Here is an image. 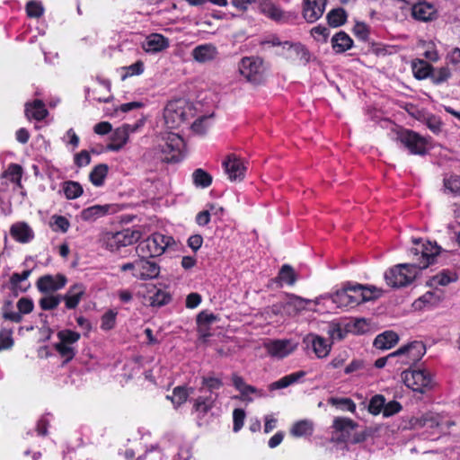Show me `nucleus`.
<instances>
[{"label":"nucleus","instance_id":"1","mask_svg":"<svg viewBox=\"0 0 460 460\" xmlns=\"http://www.w3.org/2000/svg\"><path fill=\"white\" fill-rule=\"evenodd\" d=\"M435 261H420L419 266L411 263L398 264L385 273V279L388 286L399 288L412 283L419 272L432 265Z\"/></svg>","mask_w":460,"mask_h":460},{"label":"nucleus","instance_id":"2","mask_svg":"<svg viewBox=\"0 0 460 460\" xmlns=\"http://www.w3.org/2000/svg\"><path fill=\"white\" fill-rule=\"evenodd\" d=\"M402 379L408 388L420 394L432 391L437 385L434 375L429 369L417 367L402 371Z\"/></svg>","mask_w":460,"mask_h":460},{"label":"nucleus","instance_id":"3","mask_svg":"<svg viewBox=\"0 0 460 460\" xmlns=\"http://www.w3.org/2000/svg\"><path fill=\"white\" fill-rule=\"evenodd\" d=\"M194 115L195 111L192 104L184 99L169 102L164 111V122L169 128H180Z\"/></svg>","mask_w":460,"mask_h":460},{"label":"nucleus","instance_id":"4","mask_svg":"<svg viewBox=\"0 0 460 460\" xmlns=\"http://www.w3.org/2000/svg\"><path fill=\"white\" fill-rule=\"evenodd\" d=\"M145 248L150 252V254L148 256L142 255L141 259L158 257L161 256L165 251H176L178 244L172 236L155 233L137 247V249L141 250H144Z\"/></svg>","mask_w":460,"mask_h":460},{"label":"nucleus","instance_id":"5","mask_svg":"<svg viewBox=\"0 0 460 460\" xmlns=\"http://www.w3.org/2000/svg\"><path fill=\"white\" fill-rule=\"evenodd\" d=\"M336 296L346 299L347 304H359L380 296V290L376 288H367L360 284L349 286L341 291L337 292Z\"/></svg>","mask_w":460,"mask_h":460},{"label":"nucleus","instance_id":"6","mask_svg":"<svg viewBox=\"0 0 460 460\" xmlns=\"http://www.w3.org/2000/svg\"><path fill=\"white\" fill-rule=\"evenodd\" d=\"M426 353V346L422 341H414L410 342L396 351L390 353V357H396L402 365H409L410 367H416V364L422 358Z\"/></svg>","mask_w":460,"mask_h":460},{"label":"nucleus","instance_id":"7","mask_svg":"<svg viewBox=\"0 0 460 460\" xmlns=\"http://www.w3.org/2000/svg\"><path fill=\"white\" fill-rule=\"evenodd\" d=\"M239 72L247 82L254 85H259L264 81L262 61L259 58H243L239 65Z\"/></svg>","mask_w":460,"mask_h":460},{"label":"nucleus","instance_id":"8","mask_svg":"<svg viewBox=\"0 0 460 460\" xmlns=\"http://www.w3.org/2000/svg\"><path fill=\"white\" fill-rule=\"evenodd\" d=\"M397 140L406 147L411 155H424L427 154L428 140L420 134L404 129L397 134Z\"/></svg>","mask_w":460,"mask_h":460},{"label":"nucleus","instance_id":"9","mask_svg":"<svg viewBox=\"0 0 460 460\" xmlns=\"http://www.w3.org/2000/svg\"><path fill=\"white\" fill-rule=\"evenodd\" d=\"M141 238V233L137 230L125 229L106 236V246L111 251L119 250L120 247L131 245Z\"/></svg>","mask_w":460,"mask_h":460},{"label":"nucleus","instance_id":"10","mask_svg":"<svg viewBox=\"0 0 460 460\" xmlns=\"http://www.w3.org/2000/svg\"><path fill=\"white\" fill-rule=\"evenodd\" d=\"M412 243L413 247L410 250V255L414 257L420 255L422 259H434L444 251L436 242L413 239Z\"/></svg>","mask_w":460,"mask_h":460},{"label":"nucleus","instance_id":"11","mask_svg":"<svg viewBox=\"0 0 460 460\" xmlns=\"http://www.w3.org/2000/svg\"><path fill=\"white\" fill-rule=\"evenodd\" d=\"M358 426V423L349 418L336 417L333 420L332 428L334 432L338 434L336 437L337 441L349 443L352 432Z\"/></svg>","mask_w":460,"mask_h":460},{"label":"nucleus","instance_id":"12","mask_svg":"<svg viewBox=\"0 0 460 460\" xmlns=\"http://www.w3.org/2000/svg\"><path fill=\"white\" fill-rule=\"evenodd\" d=\"M67 279L63 274L44 275L38 279L36 286L38 290L43 294H50L64 288Z\"/></svg>","mask_w":460,"mask_h":460},{"label":"nucleus","instance_id":"13","mask_svg":"<svg viewBox=\"0 0 460 460\" xmlns=\"http://www.w3.org/2000/svg\"><path fill=\"white\" fill-rule=\"evenodd\" d=\"M12 303L10 301L6 302L4 309L5 307L11 306ZM17 308L19 312L6 311L4 310L3 313V318L13 323H21L22 321V314H28L31 313L34 309V304L32 299L29 297H22L18 300Z\"/></svg>","mask_w":460,"mask_h":460},{"label":"nucleus","instance_id":"14","mask_svg":"<svg viewBox=\"0 0 460 460\" xmlns=\"http://www.w3.org/2000/svg\"><path fill=\"white\" fill-rule=\"evenodd\" d=\"M223 166L231 181H242L243 179L246 167L243 162L235 155L231 154L227 155L226 159L223 162Z\"/></svg>","mask_w":460,"mask_h":460},{"label":"nucleus","instance_id":"15","mask_svg":"<svg viewBox=\"0 0 460 460\" xmlns=\"http://www.w3.org/2000/svg\"><path fill=\"white\" fill-rule=\"evenodd\" d=\"M327 0H305L303 16L308 22H314L320 19L325 10Z\"/></svg>","mask_w":460,"mask_h":460},{"label":"nucleus","instance_id":"16","mask_svg":"<svg viewBox=\"0 0 460 460\" xmlns=\"http://www.w3.org/2000/svg\"><path fill=\"white\" fill-rule=\"evenodd\" d=\"M305 341L307 343V347L309 345L312 347L316 357L320 358L327 357L332 349V342L319 335L309 334Z\"/></svg>","mask_w":460,"mask_h":460},{"label":"nucleus","instance_id":"17","mask_svg":"<svg viewBox=\"0 0 460 460\" xmlns=\"http://www.w3.org/2000/svg\"><path fill=\"white\" fill-rule=\"evenodd\" d=\"M84 293V287L82 284L76 283L71 286L64 296H61V300H64L66 309L73 310L78 306Z\"/></svg>","mask_w":460,"mask_h":460},{"label":"nucleus","instance_id":"18","mask_svg":"<svg viewBox=\"0 0 460 460\" xmlns=\"http://www.w3.org/2000/svg\"><path fill=\"white\" fill-rule=\"evenodd\" d=\"M138 268L133 276L137 279L146 280L158 277L160 267L153 261H137Z\"/></svg>","mask_w":460,"mask_h":460},{"label":"nucleus","instance_id":"19","mask_svg":"<svg viewBox=\"0 0 460 460\" xmlns=\"http://www.w3.org/2000/svg\"><path fill=\"white\" fill-rule=\"evenodd\" d=\"M10 235L17 242L26 243L34 237L31 227L25 222H17L10 227Z\"/></svg>","mask_w":460,"mask_h":460},{"label":"nucleus","instance_id":"20","mask_svg":"<svg viewBox=\"0 0 460 460\" xmlns=\"http://www.w3.org/2000/svg\"><path fill=\"white\" fill-rule=\"evenodd\" d=\"M436 9L431 4L422 2L414 4L411 8V14L414 19L428 22L435 19Z\"/></svg>","mask_w":460,"mask_h":460},{"label":"nucleus","instance_id":"21","mask_svg":"<svg viewBox=\"0 0 460 460\" xmlns=\"http://www.w3.org/2000/svg\"><path fill=\"white\" fill-rule=\"evenodd\" d=\"M217 49L212 44H204L192 50L193 58L199 63H206L216 58Z\"/></svg>","mask_w":460,"mask_h":460},{"label":"nucleus","instance_id":"22","mask_svg":"<svg viewBox=\"0 0 460 460\" xmlns=\"http://www.w3.org/2000/svg\"><path fill=\"white\" fill-rule=\"evenodd\" d=\"M218 394L199 395L193 400V411L206 415L215 406Z\"/></svg>","mask_w":460,"mask_h":460},{"label":"nucleus","instance_id":"23","mask_svg":"<svg viewBox=\"0 0 460 460\" xmlns=\"http://www.w3.org/2000/svg\"><path fill=\"white\" fill-rule=\"evenodd\" d=\"M444 292L439 289L427 291L419 299L414 302V305L418 308L422 306H436L444 299Z\"/></svg>","mask_w":460,"mask_h":460},{"label":"nucleus","instance_id":"24","mask_svg":"<svg viewBox=\"0 0 460 460\" xmlns=\"http://www.w3.org/2000/svg\"><path fill=\"white\" fill-rule=\"evenodd\" d=\"M398 341L399 336L395 332L385 331L375 338L373 345L379 349H389Z\"/></svg>","mask_w":460,"mask_h":460},{"label":"nucleus","instance_id":"25","mask_svg":"<svg viewBox=\"0 0 460 460\" xmlns=\"http://www.w3.org/2000/svg\"><path fill=\"white\" fill-rule=\"evenodd\" d=\"M268 353L272 357L284 358L288 355V340H274L264 343Z\"/></svg>","mask_w":460,"mask_h":460},{"label":"nucleus","instance_id":"26","mask_svg":"<svg viewBox=\"0 0 460 460\" xmlns=\"http://www.w3.org/2000/svg\"><path fill=\"white\" fill-rule=\"evenodd\" d=\"M31 273V270H25L21 273L14 272L12 274L10 277V284L12 286V290L14 296H18L19 292L23 293L28 290L30 285L28 284L27 286L23 287L21 285V283L26 280Z\"/></svg>","mask_w":460,"mask_h":460},{"label":"nucleus","instance_id":"27","mask_svg":"<svg viewBox=\"0 0 460 460\" xmlns=\"http://www.w3.org/2000/svg\"><path fill=\"white\" fill-rule=\"evenodd\" d=\"M25 114L29 119L41 120L48 115V111L40 100H35L32 103L26 104Z\"/></svg>","mask_w":460,"mask_h":460},{"label":"nucleus","instance_id":"28","mask_svg":"<svg viewBox=\"0 0 460 460\" xmlns=\"http://www.w3.org/2000/svg\"><path fill=\"white\" fill-rule=\"evenodd\" d=\"M353 40L344 31L336 33L332 39V49L337 53H343L346 50L351 49Z\"/></svg>","mask_w":460,"mask_h":460},{"label":"nucleus","instance_id":"29","mask_svg":"<svg viewBox=\"0 0 460 460\" xmlns=\"http://www.w3.org/2000/svg\"><path fill=\"white\" fill-rule=\"evenodd\" d=\"M168 47V40L160 34L150 35L144 45L147 52H158Z\"/></svg>","mask_w":460,"mask_h":460},{"label":"nucleus","instance_id":"30","mask_svg":"<svg viewBox=\"0 0 460 460\" xmlns=\"http://www.w3.org/2000/svg\"><path fill=\"white\" fill-rule=\"evenodd\" d=\"M128 133L127 127L117 128L111 137V142L107 146L109 150L119 151L127 143Z\"/></svg>","mask_w":460,"mask_h":460},{"label":"nucleus","instance_id":"31","mask_svg":"<svg viewBox=\"0 0 460 460\" xmlns=\"http://www.w3.org/2000/svg\"><path fill=\"white\" fill-rule=\"evenodd\" d=\"M193 388H187L186 386L179 385L173 388L172 395H167L166 398L170 399L172 404L177 408L187 402L190 394L193 392Z\"/></svg>","mask_w":460,"mask_h":460},{"label":"nucleus","instance_id":"32","mask_svg":"<svg viewBox=\"0 0 460 460\" xmlns=\"http://www.w3.org/2000/svg\"><path fill=\"white\" fill-rule=\"evenodd\" d=\"M458 276L456 272L449 270H443L432 277L430 279V286H447L450 283L456 282Z\"/></svg>","mask_w":460,"mask_h":460},{"label":"nucleus","instance_id":"33","mask_svg":"<svg viewBox=\"0 0 460 460\" xmlns=\"http://www.w3.org/2000/svg\"><path fill=\"white\" fill-rule=\"evenodd\" d=\"M223 381L214 376H203L201 378V385L199 388L200 393L208 392V394H218L216 390H219L223 386Z\"/></svg>","mask_w":460,"mask_h":460},{"label":"nucleus","instance_id":"34","mask_svg":"<svg viewBox=\"0 0 460 460\" xmlns=\"http://www.w3.org/2000/svg\"><path fill=\"white\" fill-rule=\"evenodd\" d=\"M313 431V423L306 420L294 423L290 430L291 434L296 438L311 436Z\"/></svg>","mask_w":460,"mask_h":460},{"label":"nucleus","instance_id":"35","mask_svg":"<svg viewBox=\"0 0 460 460\" xmlns=\"http://www.w3.org/2000/svg\"><path fill=\"white\" fill-rule=\"evenodd\" d=\"M109 167L105 164L96 165L90 172L89 178L91 182L95 186H102L104 179L108 174Z\"/></svg>","mask_w":460,"mask_h":460},{"label":"nucleus","instance_id":"36","mask_svg":"<svg viewBox=\"0 0 460 460\" xmlns=\"http://www.w3.org/2000/svg\"><path fill=\"white\" fill-rule=\"evenodd\" d=\"M109 208V205H95L84 209L81 212V217L85 221L94 220L95 218L105 215L108 212Z\"/></svg>","mask_w":460,"mask_h":460},{"label":"nucleus","instance_id":"37","mask_svg":"<svg viewBox=\"0 0 460 460\" xmlns=\"http://www.w3.org/2000/svg\"><path fill=\"white\" fill-rule=\"evenodd\" d=\"M57 336L59 340L58 343L67 346H73L81 338V334L79 332L72 331L70 329H64L58 332Z\"/></svg>","mask_w":460,"mask_h":460},{"label":"nucleus","instance_id":"38","mask_svg":"<svg viewBox=\"0 0 460 460\" xmlns=\"http://www.w3.org/2000/svg\"><path fill=\"white\" fill-rule=\"evenodd\" d=\"M347 14L343 8H335L327 13L326 19L330 26L339 27L346 22Z\"/></svg>","mask_w":460,"mask_h":460},{"label":"nucleus","instance_id":"39","mask_svg":"<svg viewBox=\"0 0 460 460\" xmlns=\"http://www.w3.org/2000/svg\"><path fill=\"white\" fill-rule=\"evenodd\" d=\"M432 68L429 63L423 60H418V62H413L412 64L414 76L419 80L430 77Z\"/></svg>","mask_w":460,"mask_h":460},{"label":"nucleus","instance_id":"40","mask_svg":"<svg viewBox=\"0 0 460 460\" xmlns=\"http://www.w3.org/2000/svg\"><path fill=\"white\" fill-rule=\"evenodd\" d=\"M54 349L59 354V356L64 358L63 365L67 364L73 360L77 352L75 347L59 343L54 344Z\"/></svg>","mask_w":460,"mask_h":460},{"label":"nucleus","instance_id":"41","mask_svg":"<svg viewBox=\"0 0 460 460\" xmlns=\"http://www.w3.org/2000/svg\"><path fill=\"white\" fill-rule=\"evenodd\" d=\"M193 183L197 187L207 188L212 182L211 175L203 169H196L192 173Z\"/></svg>","mask_w":460,"mask_h":460},{"label":"nucleus","instance_id":"42","mask_svg":"<svg viewBox=\"0 0 460 460\" xmlns=\"http://www.w3.org/2000/svg\"><path fill=\"white\" fill-rule=\"evenodd\" d=\"M182 145V139L177 134H172L168 137L166 143L161 146L162 153H171L180 151V147Z\"/></svg>","mask_w":460,"mask_h":460},{"label":"nucleus","instance_id":"43","mask_svg":"<svg viewBox=\"0 0 460 460\" xmlns=\"http://www.w3.org/2000/svg\"><path fill=\"white\" fill-rule=\"evenodd\" d=\"M329 402L342 411H348L352 413L356 411V403L350 398L332 397Z\"/></svg>","mask_w":460,"mask_h":460},{"label":"nucleus","instance_id":"44","mask_svg":"<svg viewBox=\"0 0 460 460\" xmlns=\"http://www.w3.org/2000/svg\"><path fill=\"white\" fill-rule=\"evenodd\" d=\"M289 56L303 63H306L309 60V54L306 49L299 43L289 45Z\"/></svg>","mask_w":460,"mask_h":460},{"label":"nucleus","instance_id":"45","mask_svg":"<svg viewBox=\"0 0 460 460\" xmlns=\"http://www.w3.org/2000/svg\"><path fill=\"white\" fill-rule=\"evenodd\" d=\"M64 193L68 199H74L80 197L83 193V187L76 181H66L64 184Z\"/></svg>","mask_w":460,"mask_h":460},{"label":"nucleus","instance_id":"46","mask_svg":"<svg viewBox=\"0 0 460 460\" xmlns=\"http://www.w3.org/2000/svg\"><path fill=\"white\" fill-rule=\"evenodd\" d=\"M61 302L60 295H49L41 297L39 300L40 307L44 311H49L57 308Z\"/></svg>","mask_w":460,"mask_h":460},{"label":"nucleus","instance_id":"47","mask_svg":"<svg viewBox=\"0 0 460 460\" xmlns=\"http://www.w3.org/2000/svg\"><path fill=\"white\" fill-rule=\"evenodd\" d=\"M232 381L234 386L239 390L243 395H247L248 394L256 393L257 389L250 385L245 384L243 378L236 374L232 376Z\"/></svg>","mask_w":460,"mask_h":460},{"label":"nucleus","instance_id":"48","mask_svg":"<svg viewBox=\"0 0 460 460\" xmlns=\"http://www.w3.org/2000/svg\"><path fill=\"white\" fill-rule=\"evenodd\" d=\"M385 398L382 394L374 395L368 403L367 410L373 415H378L380 412H383V409L385 406Z\"/></svg>","mask_w":460,"mask_h":460},{"label":"nucleus","instance_id":"49","mask_svg":"<svg viewBox=\"0 0 460 460\" xmlns=\"http://www.w3.org/2000/svg\"><path fill=\"white\" fill-rule=\"evenodd\" d=\"M420 425L428 428H439L441 426V417L438 414L429 412L420 419Z\"/></svg>","mask_w":460,"mask_h":460},{"label":"nucleus","instance_id":"50","mask_svg":"<svg viewBox=\"0 0 460 460\" xmlns=\"http://www.w3.org/2000/svg\"><path fill=\"white\" fill-rule=\"evenodd\" d=\"M444 188L445 190L455 196L460 195V177L456 175H451L448 178H445Z\"/></svg>","mask_w":460,"mask_h":460},{"label":"nucleus","instance_id":"51","mask_svg":"<svg viewBox=\"0 0 460 460\" xmlns=\"http://www.w3.org/2000/svg\"><path fill=\"white\" fill-rule=\"evenodd\" d=\"M451 76V72L448 67L443 66L438 69L432 68L430 79L435 84H440L446 82Z\"/></svg>","mask_w":460,"mask_h":460},{"label":"nucleus","instance_id":"52","mask_svg":"<svg viewBox=\"0 0 460 460\" xmlns=\"http://www.w3.org/2000/svg\"><path fill=\"white\" fill-rule=\"evenodd\" d=\"M117 312L110 309L108 310L101 319V329L103 331H111L116 325Z\"/></svg>","mask_w":460,"mask_h":460},{"label":"nucleus","instance_id":"53","mask_svg":"<svg viewBox=\"0 0 460 460\" xmlns=\"http://www.w3.org/2000/svg\"><path fill=\"white\" fill-rule=\"evenodd\" d=\"M149 300L152 306H163L171 301V296L169 293L158 289L150 296Z\"/></svg>","mask_w":460,"mask_h":460},{"label":"nucleus","instance_id":"54","mask_svg":"<svg viewBox=\"0 0 460 460\" xmlns=\"http://www.w3.org/2000/svg\"><path fill=\"white\" fill-rule=\"evenodd\" d=\"M13 331L8 329L0 330V351L10 349L13 346Z\"/></svg>","mask_w":460,"mask_h":460},{"label":"nucleus","instance_id":"55","mask_svg":"<svg viewBox=\"0 0 460 460\" xmlns=\"http://www.w3.org/2000/svg\"><path fill=\"white\" fill-rule=\"evenodd\" d=\"M217 319V315L207 311H201L197 315L196 321L198 324V332H202V326H207Z\"/></svg>","mask_w":460,"mask_h":460},{"label":"nucleus","instance_id":"56","mask_svg":"<svg viewBox=\"0 0 460 460\" xmlns=\"http://www.w3.org/2000/svg\"><path fill=\"white\" fill-rule=\"evenodd\" d=\"M213 117V114L209 116H201L198 118L192 124L191 129L197 134H205L208 128V120Z\"/></svg>","mask_w":460,"mask_h":460},{"label":"nucleus","instance_id":"57","mask_svg":"<svg viewBox=\"0 0 460 460\" xmlns=\"http://www.w3.org/2000/svg\"><path fill=\"white\" fill-rule=\"evenodd\" d=\"M310 304V300L304 299L293 294H289V308L292 307L296 312L302 311Z\"/></svg>","mask_w":460,"mask_h":460},{"label":"nucleus","instance_id":"58","mask_svg":"<svg viewBox=\"0 0 460 460\" xmlns=\"http://www.w3.org/2000/svg\"><path fill=\"white\" fill-rule=\"evenodd\" d=\"M245 420V411L243 409L237 408L233 411V430L238 432L243 426Z\"/></svg>","mask_w":460,"mask_h":460},{"label":"nucleus","instance_id":"59","mask_svg":"<svg viewBox=\"0 0 460 460\" xmlns=\"http://www.w3.org/2000/svg\"><path fill=\"white\" fill-rule=\"evenodd\" d=\"M402 409V404L395 401H390L389 402L385 403L383 409V416L384 417H390L393 416L398 412H400Z\"/></svg>","mask_w":460,"mask_h":460},{"label":"nucleus","instance_id":"60","mask_svg":"<svg viewBox=\"0 0 460 460\" xmlns=\"http://www.w3.org/2000/svg\"><path fill=\"white\" fill-rule=\"evenodd\" d=\"M27 14L30 17L39 18L43 13V7L40 3L30 1L26 5Z\"/></svg>","mask_w":460,"mask_h":460},{"label":"nucleus","instance_id":"61","mask_svg":"<svg viewBox=\"0 0 460 460\" xmlns=\"http://www.w3.org/2000/svg\"><path fill=\"white\" fill-rule=\"evenodd\" d=\"M311 35L317 40L326 41L329 36V29L323 25H318L311 30Z\"/></svg>","mask_w":460,"mask_h":460},{"label":"nucleus","instance_id":"62","mask_svg":"<svg viewBox=\"0 0 460 460\" xmlns=\"http://www.w3.org/2000/svg\"><path fill=\"white\" fill-rule=\"evenodd\" d=\"M22 174V168L21 165L13 164L8 167L6 175L11 176L12 181L20 182Z\"/></svg>","mask_w":460,"mask_h":460},{"label":"nucleus","instance_id":"63","mask_svg":"<svg viewBox=\"0 0 460 460\" xmlns=\"http://www.w3.org/2000/svg\"><path fill=\"white\" fill-rule=\"evenodd\" d=\"M354 34L361 40H367L368 38V28L364 22H357L353 28Z\"/></svg>","mask_w":460,"mask_h":460},{"label":"nucleus","instance_id":"64","mask_svg":"<svg viewBox=\"0 0 460 460\" xmlns=\"http://www.w3.org/2000/svg\"><path fill=\"white\" fill-rule=\"evenodd\" d=\"M262 11L267 16L275 21H279L283 16V13L272 4L266 5L263 7Z\"/></svg>","mask_w":460,"mask_h":460}]
</instances>
